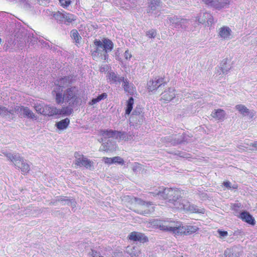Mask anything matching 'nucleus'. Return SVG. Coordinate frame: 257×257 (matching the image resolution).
I'll list each match as a JSON object with an SVG mask.
<instances>
[{
    "label": "nucleus",
    "instance_id": "1",
    "mask_svg": "<svg viewBox=\"0 0 257 257\" xmlns=\"http://www.w3.org/2000/svg\"><path fill=\"white\" fill-rule=\"evenodd\" d=\"M154 195L160 196L167 200L170 206L176 209L184 208L183 205L184 199H182L183 191L177 188L159 187L155 192H150Z\"/></svg>",
    "mask_w": 257,
    "mask_h": 257
},
{
    "label": "nucleus",
    "instance_id": "2",
    "mask_svg": "<svg viewBox=\"0 0 257 257\" xmlns=\"http://www.w3.org/2000/svg\"><path fill=\"white\" fill-rule=\"evenodd\" d=\"M95 49L91 51V55L93 60L100 58L104 61H108V53L114 48L113 42L109 39L103 38L101 40L95 39L93 41Z\"/></svg>",
    "mask_w": 257,
    "mask_h": 257
},
{
    "label": "nucleus",
    "instance_id": "3",
    "mask_svg": "<svg viewBox=\"0 0 257 257\" xmlns=\"http://www.w3.org/2000/svg\"><path fill=\"white\" fill-rule=\"evenodd\" d=\"M161 230L172 233L175 236H179L181 222L171 218L155 219L153 222Z\"/></svg>",
    "mask_w": 257,
    "mask_h": 257
},
{
    "label": "nucleus",
    "instance_id": "4",
    "mask_svg": "<svg viewBox=\"0 0 257 257\" xmlns=\"http://www.w3.org/2000/svg\"><path fill=\"white\" fill-rule=\"evenodd\" d=\"M78 89L75 86L71 87L64 91L63 96L61 93H57L56 101L57 103L60 104L65 101L68 103L69 106H73L78 102Z\"/></svg>",
    "mask_w": 257,
    "mask_h": 257
},
{
    "label": "nucleus",
    "instance_id": "5",
    "mask_svg": "<svg viewBox=\"0 0 257 257\" xmlns=\"http://www.w3.org/2000/svg\"><path fill=\"white\" fill-rule=\"evenodd\" d=\"M5 156L14 164L16 168L21 170L23 175H27L30 173V166L23 157L11 153L7 154Z\"/></svg>",
    "mask_w": 257,
    "mask_h": 257
},
{
    "label": "nucleus",
    "instance_id": "6",
    "mask_svg": "<svg viewBox=\"0 0 257 257\" xmlns=\"http://www.w3.org/2000/svg\"><path fill=\"white\" fill-rule=\"evenodd\" d=\"M135 200L134 211L137 213L147 216L155 211V205L152 202H146L137 198H135Z\"/></svg>",
    "mask_w": 257,
    "mask_h": 257
},
{
    "label": "nucleus",
    "instance_id": "7",
    "mask_svg": "<svg viewBox=\"0 0 257 257\" xmlns=\"http://www.w3.org/2000/svg\"><path fill=\"white\" fill-rule=\"evenodd\" d=\"M53 17L60 23L68 25L72 23L76 20V16L73 14L66 12L57 11L53 13Z\"/></svg>",
    "mask_w": 257,
    "mask_h": 257
},
{
    "label": "nucleus",
    "instance_id": "8",
    "mask_svg": "<svg viewBox=\"0 0 257 257\" xmlns=\"http://www.w3.org/2000/svg\"><path fill=\"white\" fill-rule=\"evenodd\" d=\"M99 135L105 139L113 138L123 140L125 138V133L112 130H100L99 131Z\"/></svg>",
    "mask_w": 257,
    "mask_h": 257
},
{
    "label": "nucleus",
    "instance_id": "9",
    "mask_svg": "<svg viewBox=\"0 0 257 257\" xmlns=\"http://www.w3.org/2000/svg\"><path fill=\"white\" fill-rule=\"evenodd\" d=\"M67 110H68L67 107H63L62 109H57L55 107L45 105L43 115L51 116L57 114H70L71 113L72 111L71 108L69 110V111H67Z\"/></svg>",
    "mask_w": 257,
    "mask_h": 257
},
{
    "label": "nucleus",
    "instance_id": "10",
    "mask_svg": "<svg viewBox=\"0 0 257 257\" xmlns=\"http://www.w3.org/2000/svg\"><path fill=\"white\" fill-rule=\"evenodd\" d=\"M166 84L164 77H156L148 82L147 89L149 92L156 91L158 88L164 87Z\"/></svg>",
    "mask_w": 257,
    "mask_h": 257
},
{
    "label": "nucleus",
    "instance_id": "11",
    "mask_svg": "<svg viewBox=\"0 0 257 257\" xmlns=\"http://www.w3.org/2000/svg\"><path fill=\"white\" fill-rule=\"evenodd\" d=\"M76 159L75 165L77 166L84 167L86 169H91L93 166V162L85 157L83 155H78V153L75 154Z\"/></svg>",
    "mask_w": 257,
    "mask_h": 257
},
{
    "label": "nucleus",
    "instance_id": "12",
    "mask_svg": "<svg viewBox=\"0 0 257 257\" xmlns=\"http://www.w3.org/2000/svg\"><path fill=\"white\" fill-rule=\"evenodd\" d=\"M127 238L134 242H139L142 243H145L149 241V238L145 233L138 231L131 232L128 235Z\"/></svg>",
    "mask_w": 257,
    "mask_h": 257
},
{
    "label": "nucleus",
    "instance_id": "13",
    "mask_svg": "<svg viewBox=\"0 0 257 257\" xmlns=\"http://www.w3.org/2000/svg\"><path fill=\"white\" fill-rule=\"evenodd\" d=\"M176 89L173 87H169L161 93L160 100L164 103H168L176 97Z\"/></svg>",
    "mask_w": 257,
    "mask_h": 257
},
{
    "label": "nucleus",
    "instance_id": "14",
    "mask_svg": "<svg viewBox=\"0 0 257 257\" xmlns=\"http://www.w3.org/2000/svg\"><path fill=\"white\" fill-rule=\"evenodd\" d=\"M199 230V227L194 225H188L184 226L181 222L179 236L188 235L196 233Z\"/></svg>",
    "mask_w": 257,
    "mask_h": 257
},
{
    "label": "nucleus",
    "instance_id": "15",
    "mask_svg": "<svg viewBox=\"0 0 257 257\" xmlns=\"http://www.w3.org/2000/svg\"><path fill=\"white\" fill-rule=\"evenodd\" d=\"M183 205L184 208H180L179 210L188 211L191 213L203 214L205 212L204 208H199L196 205L190 204L189 201L185 200H184Z\"/></svg>",
    "mask_w": 257,
    "mask_h": 257
},
{
    "label": "nucleus",
    "instance_id": "16",
    "mask_svg": "<svg viewBox=\"0 0 257 257\" xmlns=\"http://www.w3.org/2000/svg\"><path fill=\"white\" fill-rule=\"evenodd\" d=\"M238 217L243 222L251 226L255 225L256 223L254 218L247 211H244L241 212Z\"/></svg>",
    "mask_w": 257,
    "mask_h": 257
},
{
    "label": "nucleus",
    "instance_id": "17",
    "mask_svg": "<svg viewBox=\"0 0 257 257\" xmlns=\"http://www.w3.org/2000/svg\"><path fill=\"white\" fill-rule=\"evenodd\" d=\"M120 79L123 82L122 86L124 91L130 94H133L135 90L133 84L130 83L127 79L123 77H120Z\"/></svg>",
    "mask_w": 257,
    "mask_h": 257
},
{
    "label": "nucleus",
    "instance_id": "18",
    "mask_svg": "<svg viewBox=\"0 0 257 257\" xmlns=\"http://www.w3.org/2000/svg\"><path fill=\"white\" fill-rule=\"evenodd\" d=\"M231 34V29L227 26H223L219 29L218 35L224 39H229Z\"/></svg>",
    "mask_w": 257,
    "mask_h": 257
},
{
    "label": "nucleus",
    "instance_id": "19",
    "mask_svg": "<svg viewBox=\"0 0 257 257\" xmlns=\"http://www.w3.org/2000/svg\"><path fill=\"white\" fill-rule=\"evenodd\" d=\"M19 108L20 109L21 111H23V115L25 116H26L28 118H30L32 119H37V117H36L35 114L28 107L21 106L20 107H19V108H18V110H19Z\"/></svg>",
    "mask_w": 257,
    "mask_h": 257
},
{
    "label": "nucleus",
    "instance_id": "20",
    "mask_svg": "<svg viewBox=\"0 0 257 257\" xmlns=\"http://www.w3.org/2000/svg\"><path fill=\"white\" fill-rule=\"evenodd\" d=\"M148 13H151L155 11L157 7L161 6L160 0H149Z\"/></svg>",
    "mask_w": 257,
    "mask_h": 257
},
{
    "label": "nucleus",
    "instance_id": "21",
    "mask_svg": "<svg viewBox=\"0 0 257 257\" xmlns=\"http://www.w3.org/2000/svg\"><path fill=\"white\" fill-rule=\"evenodd\" d=\"M70 123V119L68 118H65L55 124V126L59 130H64L67 128Z\"/></svg>",
    "mask_w": 257,
    "mask_h": 257
},
{
    "label": "nucleus",
    "instance_id": "22",
    "mask_svg": "<svg viewBox=\"0 0 257 257\" xmlns=\"http://www.w3.org/2000/svg\"><path fill=\"white\" fill-rule=\"evenodd\" d=\"M225 113L223 109H218L215 110L212 113V116L214 118H217L218 120L222 119L225 117Z\"/></svg>",
    "mask_w": 257,
    "mask_h": 257
},
{
    "label": "nucleus",
    "instance_id": "23",
    "mask_svg": "<svg viewBox=\"0 0 257 257\" xmlns=\"http://www.w3.org/2000/svg\"><path fill=\"white\" fill-rule=\"evenodd\" d=\"M134 104V99L133 97H131L127 101L126 104V108L125 109V114L129 115L133 108V105Z\"/></svg>",
    "mask_w": 257,
    "mask_h": 257
},
{
    "label": "nucleus",
    "instance_id": "24",
    "mask_svg": "<svg viewBox=\"0 0 257 257\" xmlns=\"http://www.w3.org/2000/svg\"><path fill=\"white\" fill-rule=\"evenodd\" d=\"M107 95L106 93H103L101 94L98 95L96 98H93L90 102V105H94L96 103L99 102L101 100L107 98Z\"/></svg>",
    "mask_w": 257,
    "mask_h": 257
},
{
    "label": "nucleus",
    "instance_id": "25",
    "mask_svg": "<svg viewBox=\"0 0 257 257\" xmlns=\"http://www.w3.org/2000/svg\"><path fill=\"white\" fill-rule=\"evenodd\" d=\"M71 37L72 39L75 40L76 44L79 43L80 40L81 39V36L76 29H73L71 31Z\"/></svg>",
    "mask_w": 257,
    "mask_h": 257
},
{
    "label": "nucleus",
    "instance_id": "26",
    "mask_svg": "<svg viewBox=\"0 0 257 257\" xmlns=\"http://www.w3.org/2000/svg\"><path fill=\"white\" fill-rule=\"evenodd\" d=\"M235 108L238 111L244 115L249 113V109L244 105L242 104H238L235 106Z\"/></svg>",
    "mask_w": 257,
    "mask_h": 257
},
{
    "label": "nucleus",
    "instance_id": "27",
    "mask_svg": "<svg viewBox=\"0 0 257 257\" xmlns=\"http://www.w3.org/2000/svg\"><path fill=\"white\" fill-rule=\"evenodd\" d=\"M108 79L110 82L114 83L117 81L119 82V83L121 82L120 77H118L113 72H111L109 73Z\"/></svg>",
    "mask_w": 257,
    "mask_h": 257
},
{
    "label": "nucleus",
    "instance_id": "28",
    "mask_svg": "<svg viewBox=\"0 0 257 257\" xmlns=\"http://www.w3.org/2000/svg\"><path fill=\"white\" fill-rule=\"evenodd\" d=\"M45 105L43 104H37L34 107L37 113L43 114Z\"/></svg>",
    "mask_w": 257,
    "mask_h": 257
},
{
    "label": "nucleus",
    "instance_id": "29",
    "mask_svg": "<svg viewBox=\"0 0 257 257\" xmlns=\"http://www.w3.org/2000/svg\"><path fill=\"white\" fill-rule=\"evenodd\" d=\"M60 6L63 8H67L71 4V0H58Z\"/></svg>",
    "mask_w": 257,
    "mask_h": 257
},
{
    "label": "nucleus",
    "instance_id": "30",
    "mask_svg": "<svg viewBox=\"0 0 257 257\" xmlns=\"http://www.w3.org/2000/svg\"><path fill=\"white\" fill-rule=\"evenodd\" d=\"M112 161L113 164H118L121 165H123L124 163L123 159L118 156L112 157Z\"/></svg>",
    "mask_w": 257,
    "mask_h": 257
},
{
    "label": "nucleus",
    "instance_id": "31",
    "mask_svg": "<svg viewBox=\"0 0 257 257\" xmlns=\"http://www.w3.org/2000/svg\"><path fill=\"white\" fill-rule=\"evenodd\" d=\"M227 63V59H225L223 60V61L221 62V70L223 73H224L228 71V70L229 69V68L226 69L225 65H226Z\"/></svg>",
    "mask_w": 257,
    "mask_h": 257
},
{
    "label": "nucleus",
    "instance_id": "32",
    "mask_svg": "<svg viewBox=\"0 0 257 257\" xmlns=\"http://www.w3.org/2000/svg\"><path fill=\"white\" fill-rule=\"evenodd\" d=\"M146 35L150 38H154L156 35V31L155 30H149L146 33Z\"/></svg>",
    "mask_w": 257,
    "mask_h": 257
},
{
    "label": "nucleus",
    "instance_id": "33",
    "mask_svg": "<svg viewBox=\"0 0 257 257\" xmlns=\"http://www.w3.org/2000/svg\"><path fill=\"white\" fill-rule=\"evenodd\" d=\"M204 15H207V17H209L208 18V20H207L206 21V22L209 24V23H210L211 24L213 23V17L210 15L209 14H208V13H206V14H204ZM206 22V20H203L202 21H200V23H205Z\"/></svg>",
    "mask_w": 257,
    "mask_h": 257
},
{
    "label": "nucleus",
    "instance_id": "34",
    "mask_svg": "<svg viewBox=\"0 0 257 257\" xmlns=\"http://www.w3.org/2000/svg\"><path fill=\"white\" fill-rule=\"evenodd\" d=\"M241 206V204L240 203H234L232 204L231 208L232 210L234 211H238Z\"/></svg>",
    "mask_w": 257,
    "mask_h": 257
},
{
    "label": "nucleus",
    "instance_id": "35",
    "mask_svg": "<svg viewBox=\"0 0 257 257\" xmlns=\"http://www.w3.org/2000/svg\"><path fill=\"white\" fill-rule=\"evenodd\" d=\"M102 160L105 164L110 165L113 164L112 158L103 157Z\"/></svg>",
    "mask_w": 257,
    "mask_h": 257
},
{
    "label": "nucleus",
    "instance_id": "36",
    "mask_svg": "<svg viewBox=\"0 0 257 257\" xmlns=\"http://www.w3.org/2000/svg\"><path fill=\"white\" fill-rule=\"evenodd\" d=\"M229 4V1L228 0H226L225 2L224 3L218 2V4H216V5L217 6L218 8H222L224 7L226 5H228Z\"/></svg>",
    "mask_w": 257,
    "mask_h": 257
},
{
    "label": "nucleus",
    "instance_id": "37",
    "mask_svg": "<svg viewBox=\"0 0 257 257\" xmlns=\"http://www.w3.org/2000/svg\"><path fill=\"white\" fill-rule=\"evenodd\" d=\"M108 69H109V67L107 65H105L104 66H102L99 68V70L101 72L107 71L108 70Z\"/></svg>",
    "mask_w": 257,
    "mask_h": 257
},
{
    "label": "nucleus",
    "instance_id": "38",
    "mask_svg": "<svg viewBox=\"0 0 257 257\" xmlns=\"http://www.w3.org/2000/svg\"><path fill=\"white\" fill-rule=\"evenodd\" d=\"M217 232L220 235V236L224 237L228 235V233L226 231H222L220 229H218Z\"/></svg>",
    "mask_w": 257,
    "mask_h": 257
},
{
    "label": "nucleus",
    "instance_id": "39",
    "mask_svg": "<svg viewBox=\"0 0 257 257\" xmlns=\"http://www.w3.org/2000/svg\"><path fill=\"white\" fill-rule=\"evenodd\" d=\"M202 1L207 5H214V0H202Z\"/></svg>",
    "mask_w": 257,
    "mask_h": 257
},
{
    "label": "nucleus",
    "instance_id": "40",
    "mask_svg": "<svg viewBox=\"0 0 257 257\" xmlns=\"http://www.w3.org/2000/svg\"><path fill=\"white\" fill-rule=\"evenodd\" d=\"M223 185L228 189H231L230 183L229 181H224L223 183Z\"/></svg>",
    "mask_w": 257,
    "mask_h": 257
},
{
    "label": "nucleus",
    "instance_id": "41",
    "mask_svg": "<svg viewBox=\"0 0 257 257\" xmlns=\"http://www.w3.org/2000/svg\"><path fill=\"white\" fill-rule=\"evenodd\" d=\"M67 80V78L66 77H65L64 78H61L58 81V83L59 84H60L61 85H64V82H62V81H66Z\"/></svg>",
    "mask_w": 257,
    "mask_h": 257
},
{
    "label": "nucleus",
    "instance_id": "42",
    "mask_svg": "<svg viewBox=\"0 0 257 257\" xmlns=\"http://www.w3.org/2000/svg\"><path fill=\"white\" fill-rule=\"evenodd\" d=\"M125 56L126 59L131 58L132 57V55L129 53L128 50H126L125 52Z\"/></svg>",
    "mask_w": 257,
    "mask_h": 257
},
{
    "label": "nucleus",
    "instance_id": "43",
    "mask_svg": "<svg viewBox=\"0 0 257 257\" xmlns=\"http://www.w3.org/2000/svg\"><path fill=\"white\" fill-rule=\"evenodd\" d=\"M96 254H97L96 251H94V252L93 251L92 257H103V256L99 255H98V256H95V255H96Z\"/></svg>",
    "mask_w": 257,
    "mask_h": 257
},
{
    "label": "nucleus",
    "instance_id": "44",
    "mask_svg": "<svg viewBox=\"0 0 257 257\" xmlns=\"http://www.w3.org/2000/svg\"><path fill=\"white\" fill-rule=\"evenodd\" d=\"M250 146L251 147H254V148H256L257 147V143H251L250 145Z\"/></svg>",
    "mask_w": 257,
    "mask_h": 257
},
{
    "label": "nucleus",
    "instance_id": "45",
    "mask_svg": "<svg viewBox=\"0 0 257 257\" xmlns=\"http://www.w3.org/2000/svg\"><path fill=\"white\" fill-rule=\"evenodd\" d=\"M238 185L237 184H234L232 186V188L234 189H236L238 188Z\"/></svg>",
    "mask_w": 257,
    "mask_h": 257
},
{
    "label": "nucleus",
    "instance_id": "46",
    "mask_svg": "<svg viewBox=\"0 0 257 257\" xmlns=\"http://www.w3.org/2000/svg\"><path fill=\"white\" fill-rule=\"evenodd\" d=\"M116 252H114V256H116V255H115V254H116Z\"/></svg>",
    "mask_w": 257,
    "mask_h": 257
}]
</instances>
